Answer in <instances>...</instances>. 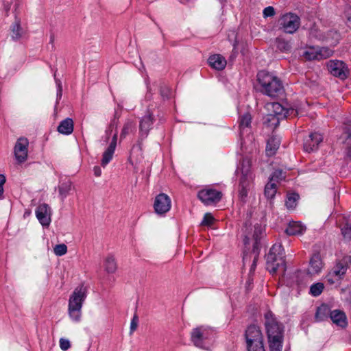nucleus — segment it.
<instances>
[{
    "label": "nucleus",
    "mask_w": 351,
    "mask_h": 351,
    "mask_svg": "<svg viewBox=\"0 0 351 351\" xmlns=\"http://www.w3.org/2000/svg\"><path fill=\"white\" fill-rule=\"evenodd\" d=\"M269 351H282L284 339V327L278 323L273 314L268 312L265 314Z\"/></svg>",
    "instance_id": "obj_1"
},
{
    "label": "nucleus",
    "mask_w": 351,
    "mask_h": 351,
    "mask_svg": "<svg viewBox=\"0 0 351 351\" xmlns=\"http://www.w3.org/2000/svg\"><path fill=\"white\" fill-rule=\"evenodd\" d=\"M86 297L85 289L80 286L75 289L69 299L68 312L70 318L75 322L80 321L83 302Z\"/></svg>",
    "instance_id": "obj_2"
},
{
    "label": "nucleus",
    "mask_w": 351,
    "mask_h": 351,
    "mask_svg": "<svg viewBox=\"0 0 351 351\" xmlns=\"http://www.w3.org/2000/svg\"><path fill=\"white\" fill-rule=\"evenodd\" d=\"M285 109L278 101H267L265 104V125L273 130L280 123L281 118L285 117Z\"/></svg>",
    "instance_id": "obj_3"
},
{
    "label": "nucleus",
    "mask_w": 351,
    "mask_h": 351,
    "mask_svg": "<svg viewBox=\"0 0 351 351\" xmlns=\"http://www.w3.org/2000/svg\"><path fill=\"white\" fill-rule=\"evenodd\" d=\"M267 270L271 274L277 270L285 271V261L283 250L280 243H275L271 247L267 258Z\"/></svg>",
    "instance_id": "obj_4"
},
{
    "label": "nucleus",
    "mask_w": 351,
    "mask_h": 351,
    "mask_svg": "<svg viewBox=\"0 0 351 351\" xmlns=\"http://www.w3.org/2000/svg\"><path fill=\"white\" fill-rule=\"evenodd\" d=\"M247 351H263V335L260 326L250 325L245 330Z\"/></svg>",
    "instance_id": "obj_5"
},
{
    "label": "nucleus",
    "mask_w": 351,
    "mask_h": 351,
    "mask_svg": "<svg viewBox=\"0 0 351 351\" xmlns=\"http://www.w3.org/2000/svg\"><path fill=\"white\" fill-rule=\"evenodd\" d=\"M236 174L239 179V195L242 197H245L247 187L252 180L250 160H243L236 170Z\"/></svg>",
    "instance_id": "obj_6"
},
{
    "label": "nucleus",
    "mask_w": 351,
    "mask_h": 351,
    "mask_svg": "<svg viewBox=\"0 0 351 351\" xmlns=\"http://www.w3.org/2000/svg\"><path fill=\"white\" fill-rule=\"evenodd\" d=\"M283 93L281 80L273 74L265 72V95L274 99Z\"/></svg>",
    "instance_id": "obj_7"
},
{
    "label": "nucleus",
    "mask_w": 351,
    "mask_h": 351,
    "mask_svg": "<svg viewBox=\"0 0 351 351\" xmlns=\"http://www.w3.org/2000/svg\"><path fill=\"white\" fill-rule=\"evenodd\" d=\"M285 178V172L282 169H276L270 176L268 183L265 186V196L272 199L278 191V184Z\"/></svg>",
    "instance_id": "obj_8"
},
{
    "label": "nucleus",
    "mask_w": 351,
    "mask_h": 351,
    "mask_svg": "<svg viewBox=\"0 0 351 351\" xmlns=\"http://www.w3.org/2000/svg\"><path fill=\"white\" fill-rule=\"evenodd\" d=\"M280 25L284 32L288 34H293L300 25V19L296 14L288 13L282 16Z\"/></svg>",
    "instance_id": "obj_9"
},
{
    "label": "nucleus",
    "mask_w": 351,
    "mask_h": 351,
    "mask_svg": "<svg viewBox=\"0 0 351 351\" xmlns=\"http://www.w3.org/2000/svg\"><path fill=\"white\" fill-rule=\"evenodd\" d=\"M29 141L25 137L19 138L14 147V154L16 162L19 164L25 162L28 156Z\"/></svg>",
    "instance_id": "obj_10"
},
{
    "label": "nucleus",
    "mask_w": 351,
    "mask_h": 351,
    "mask_svg": "<svg viewBox=\"0 0 351 351\" xmlns=\"http://www.w3.org/2000/svg\"><path fill=\"white\" fill-rule=\"evenodd\" d=\"M211 330L205 326L193 328L191 333V339L197 347L203 348L204 341L211 336Z\"/></svg>",
    "instance_id": "obj_11"
},
{
    "label": "nucleus",
    "mask_w": 351,
    "mask_h": 351,
    "mask_svg": "<svg viewBox=\"0 0 351 351\" xmlns=\"http://www.w3.org/2000/svg\"><path fill=\"white\" fill-rule=\"evenodd\" d=\"M198 198L206 205H210L219 202L221 197V192L212 189L206 188L199 191Z\"/></svg>",
    "instance_id": "obj_12"
},
{
    "label": "nucleus",
    "mask_w": 351,
    "mask_h": 351,
    "mask_svg": "<svg viewBox=\"0 0 351 351\" xmlns=\"http://www.w3.org/2000/svg\"><path fill=\"white\" fill-rule=\"evenodd\" d=\"M333 53V50L328 47H309L304 53V57L308 60H322L330 57Z\"/></svg>",
    "instance_id": "obj_13"
},
{
    "label": "nucleus",
    "mask_w": 351,
    "mask_h": 351,
    "mask_svg": "<svg viewBox=\"0 0 351 351\" xmlns=\"http://www.w3.org/2000/svg\"><path fill=\"white\" fill-rule=\"evenodd\" d=\"M171 208V200L165 193L158 194L154 199V208L158 215H164L169 212Z\"/></svg>",
    "instance_id": "obj_14"
},
{
    "label": "nucleus",
    "mask_w": 351,
    "mask_h": 351,
    "mask_svg": "<svg viewBox=\"0 0 351 351\" xmlns=\"http://www.w3.org/2000/svg\"><path fill=\"white\" fill-rule=\"evenodd\" d=\"M36 216L43 226L48 227L51 223V210L47 204H41L36 208Z\"/></svg>",
    "instance_id": "obj_15"
},
{
    "label": "nucleus",
    "mask_w": 351,
    "mask_h": 351,
    "mask_svg": "<svg viewBox=\"0 0 351 351\" xmlns=\"http://www.w3.org/2000/svg\"><path fill=\"white\" fill-rule=\"evenodd\" d=\"M346 271L347 265L338 262L326 275V279L330 285H332L336 282L339 281L344 276Z\"/></svg>",
    "instance_id": "obj_16"
},
{
    "label": "nucleus",
    "mask_w": 351,
    "mask_h": 351,
    "mask_svg": "<svg viewBox=\"0 0 351 351\" xmlns=\"http://www.w3.org/2000/svg\"><path fill=\"white\" fill-rule=\"evenodd\" d=\"M328 71L334 76L340 79L347 77V68L343 62L340 60H330L327 64Z\"/></svg>",
    "instance_id": "obj_17"
},
{
    "label": "nucleus",
    "mask_w": 351,
    "mask_h": 351,
    "mask_svg": "<svg viewBox=\"0 0 351 351\" xmlns=\"http://www.w3.org/2000/svg\"><path fill=\"white\" fill-rule=\"evenodd\" d=\"M323 141L321 134L311 133L304 141V149L307 152H313L317 149L318 145Z\"/></svg>",
    "instance_id": "obj_18"
},
{
    "label": "nucleus",
    "mask_w": 351,
    "mask_h": 351,
    "mask_svg": "<svg viewBox=\"0 0 351 351\" xmlns=\"http://www.w3.org/2000/svg\"><path fill=\"white\" fill-rule=\"evenodd\" d=\"M330 318L337 326L346 328L348 325L347 317L346 313L341 310H333L330 313Z\"/></svg>",
    "instance_id": "obj_19"
},
{
    "label": "nucleus",
    "mask_w": 351,
    "mask_h": 351,
    "mask_svg": "<svg viewBox=\"0 0 351 351\" xmlns=\"http://www.w3.org/2000/svg\"><path fill=\"white\" fill-rule=\"evenodd\" d=\"M280 138L275 134H272L267 141L265 148L266 154L269 156H274L279 148Z\"/></svg>",
    "instance_id": "obj_20"
},
{
    "label": "nucleus",
    "mask_w": 351,
    "mask_h": 351,
    "mask_svg": "<svg viewBox=\"0 0 351 351\" xmlns=\"http://www.w3.org/2000/svg\"><path fill=\"white\" fill-rule=\"evenodd\" d=\"M238 122L240 134L241 136L245 132H248L251 126L252 116L250 113L247 112L240 114Z\"/></svg>",
    "instance_id": "obj_21"
},
{
    "label": "nucleus",
    "mask_w": 351,
    "mask_h": 351,
    "mask_svg": "<svg viewBox=\"0 0 351 351\" xmlns=\"http://www.w3.org/2000/svg\"><path fill=\"white\" fill-rule=\"evenodd\" d=\"M322 268V262L319 254H314L310 259L308 273L311 275L318 274Z\"/></svg>",
    "instance_id": "obj_22"
},
{
    "label": "nucleus",
    "mask_w": 351,
    "mask_h": 351,
    "mask_svg": "<svg viewBox=\"0 0 351 351\" xmlns=\"http://www.w3.org/2000/svg\"><path fill=\"white\" fill-rule=\"evenodd\" d=\"M209 65L216 70H223L227 64L226 60L219 54L210 56L208 58Z\"/></svg>",
    "instance_id": "obj_23"
},
{
    "label": "nucleus",
    "mask_w": 351,
    "mask_h": 351,
    "mask_svg": "<svg viewBox=\"0 0 351 351\" xmlns=\"http://www.w3.org/2000/svg\"><path fill=\"white\" fill-rule=\"evenodd\" d=\"M153 123V119L151 114L143 117L140 122V136L141 138H146L149 130Z\"/></svg>",
    "instance_id": "obj_24"
},
{
    "label": "nucleus",
    "mask_w": 351,
    "mask_h": 351,
    "mask_svg": "<svg viewBox=\"0 0 351 351\" xmlns=\"http://www.w3.org/2000/svg\"><path fill=\"white\" fill-rule=\"evenodd\" d=\"M306 230V227L298 221H291L289 223L285 232L289 235L302 234Z\"/></svg>",
    "instance_id": "obj_25"
},
{
    "label": "nucleus",
    "mask_w": 351,
    "mask_h": 351,
    "mask_svg": "<svg viewBox=\"0 0 351 351\" xmlns=\"http://www.w3.org/2000/svg\"><path fill=\"white\" fill-rule=\"evenodd\" d=\"M58 131L64 135L71 134L73 131V121L72 119L66 118L62 121L58 127Z\"/></svg>",
    "instance_id": "obj_26"
},
{
    "label": "nucleus",
    "mask_w": 351,
    "mask_h": 351,
    "mask_svg": "<svg viewBox=\"0 0 351 351\" xmlns=\"http://www.w3.org/2000/svg\"><path fill=\"white\" fill-rule=\"evenodd\" d=\"M102 267L104 271L108 274L115 273L117 269V262L112 256H108L104 259Z\"/></svg>",
    "instance_id": "obj_27"
},
{
    "label": "nucleus",
    "mask_w": 351,
    "mask_h": 351,
    "mask_svg": "<svg viewBox=\"0 0 351 351\" xmlns=\"http://www.w3.org/2000/svg\"><path fill=\"white\" fill-rule=\"evenodd\" d=\"M24 31L21 26L20 21L16 20L10 27V35L14 41L19 40L23 36Z\"/></svg>",
    "instance_id": "obj_28"
},
{
    "label": "nucleus",
    "mask_w": 351,
    "mask_h": 351,
    "mask_svg": "<svg viewBox=\"0 0 351 351\" xmlns=\"http://www.w3.org/2000/svg\"><path fill=\"white\" fill-rule=\"evenodd\" d=\"M332 311L330 310L329 307L326 304H322L317 308L315 313V319L317 322L323 321L326 319L328 316L330 317V313Z\"/></svg>",
    "instance_id": "obj_29"
},
{
    "label": "nucleus",
    "mask_w": 351,
    "mask_h": 351,
    "mask_svg": "<svg viewBox=\"0 0 351 351\" xmlns=\"http://www.w3.org/2000/svg\"><path fill=\"white\" fill-rule=\"evenodd\" d=\"M254 244L253 246V252L259 254L261 247L262 230L261 227L255 228L254 233Z\"/></svg>",
    "instance_id": "obj_30"
},
{
    "label": "nucleus",
    "mask_w": 351,
    "mask_h": 351,
    "mask_svg": "<svg viewBox=\"0 0 351 351\" xmlns=\"http://www.w3.org/2000/svg\"><path fill=\"white\" fill-rule=\"evenodd\" d=\"M135 130V124L132 121H127L121 130L120 138L121 139L125 138L127 135L134 132Z\"/></svg>",
    "instance_id": "obj_31"
},
{
    "label": "nucleus",
    "mask_w": 351,
    "mask_h": 351,
    "mask_svg": "<svg viewBox=\"0 0 351 351\" xmlns=\"http://www.w3.org/2000/svg\"><path fill=\"white\" fill-rule=\"evenodd\" d=\"M73 185L69 181L62 183L59 186V193L62 199H64L72 190Z\"/></svg>",
    "instance_id": "obj_32"
},
{
    "label": "nucleus",
    "mask_w": 351,
    "mask_h": 351,
    "mask_svg": "<svg viewBox=\"0 0 351 351\" xmlns=\"http://www.w3.org/2000/svg\"><path fill=\"white\" fill-rule=\"evenodd\" d=\"M114 151V148L108 147L104 152L101 163L104 167H106L112 160Z\"/></svg>",
    "instance_id": "obj_33"
},
{
    "label": "nucleus",
    "mask_w": 351,
    "mask_h": 351,
    "mask_svg": "<svg viewBox=\"0 0 351 351\" xmlns=\"http://www.w3.org/2000/svg\"><path fill=\"white\" fill-rule=\"evenodd\" d=\"M299 195L296 193L288 194L285 205L288 209H294L297 206Z\"/></svg>",
    "instance_id": "obj_34"
},
{
    "label": "nucleus",
    "mask_w": 351,
    "mask_h": 351,
    "mask_svg": "<svg viewBox=\"0 0 351 351\" xmlns=\"http://www.w3.org/2000/svg\"><path fill=\"white\" fill-rule=\"evenodd\" d=\"M324 288V286L323 283L317 282L313 284L310 287V293L313 296L317 297L322 293Z\"/></svg>",
    "instance_id": "obj_35"
},
{
    "label": "nucleus",
    "mask_w": 351,
    "mask_h": 351,
    "mask_svg": "<svg viewBox=\"0 0 351 351\" xmlns=\"http://www.w3.org/2000/svg\"><path fill=\"white\" fill-rule=\"evenodd\" d=\"M53 252L56 256H63L67 252V246L64 243L56 245L53 247Z\"/></svg>",
    "instance_id": "obj_36"
},
{
    "label": "nucleus",
    "mask_w": 351,
    "mask_h": 351,
    "mask_svg": "<svg viewBox=\"0 0 351 351\" xmlns=\"http://www.w3.org/2000/svg\"><path fill=\"white\" fill-rule=\"evenodd\" d=\"M138 325V317L136 314H134L131 322L130 327V334L132 335L137 329Z\"/></svg>",
    "instance_id": "obj_37"
},
{
    "label": "nucleus",
    "mask_w": 351,
    "mask_h": 351,
    "mask_svg": "<svg viewBox=\"0 0 351 351\" xmlns=\"http://www.w3.org/2000/svg\"><path fill=\"white\" fill-rule=\"evenodd\" d=\"M214 220H215V219H214L213 216L210 213H208L204 215L201 224L202 226H208L213 223Z\"/></svg>",
    "instance_id": "obj_38"
},
{
    "label": "nucleus",
    "mask_w": 351,
    "mask_h": 351,
    "mask_svg": "<svg viewBox=\"0 0 351 351\" xmlns=\"http://www.w3.org/2000/svg\"><path fill=\"white\" fill-rule=\"evenodd\" d=\"M71 347V343L69 339L60 338V348L62 350L66 351Z\"/></svg>",
    "instance_id": "obj_39"
},
{
    "label": "nucleus",
    "mask_w": 351,
    "mask_h": 351,
    "mask_svg": "<svg viewBox=\"0 0 351 351\" xmlns=\"http://www.w3.org/2000/svg\"><path fill=\"white\" fill-rule=\"evenodd\" d=\"M341 232L346 239L351 240V225L347 224L341 229Z\"/></svg>",
    "instance_id": "obj_40"
},
{
    "label": "nucleus",
    "mask_w": 351,
    "mask_h": 351,
    "mask_svg": "<svg viewBox=\"0 0 351 351\" xmlns=\"http://www.w3.org/2000/svg\"><path fill=\"white\" fill-rule=\"evenodd\" d=\"M276 11L274 7L268 6L265 8V18L274 16Z\"/></svg>",
    "instance_id": "obj_41"
},
{
    "label": "nucleus",
    "mask_w": 351,
    "mask_h": 351,
    "mask_svg": "<svg viewBox=\"0 0 351 351\" xmlns=\"http://www.w3.org/2000/svg\"><path fill=\"white\" fill-rule=\"evenodd\" d=\"M341 263H343L345 265H347V268L349 265H351V256H344L341 261Z\"/></svg>",
    "instance_id": "obj_42"
},
{
    "label": "nucleus",
    "mask_w": 351,
    "mask_h": 351,
    "mask_svg": "<svg viewBox=\"0 0 351 351\" xmlns=\"http://www.w3.org/2000/svg\"><path fill=\"white\" fill-rule=\"evenodd\" d=\"M346 134L347 136L346 143L351 149V130L346 131Z\"/></svg>",
    "instance_id": "obj_43"
},
{
    "label": "nucleus",
    "mask_w": 351,
    "mask_h": 351,
    "mask_svg": "<svg viewBox=\"0 0 351 351\" xmlns=\"http://www.w3.org/2000/svg\"><path fill=\"white\" fill-rule=\"evenodd\" d=\"M117 134L115 133L112 138L111 143L108 147L116 149L117 146Z\"/></svg>",
    "instance_id": "obj_44"
},
{
    "label": "nucleus",
    "mask_w": 351,
    "mask_h": 351,
    "mask_svg": "<svg viewBox=\"0 0 351 351\" xmlns=\"http://www.w3.org/2000/svg\"><path fill=\"white\" fill-rule=\"evenodd\" d=\"M93 171H94V174L95 176L99 177L101 176V170L100 167H95Z\"/></svg>",
    "instance_id": "obj_45"
},
{
    "label": "nucleus",
    "mask_w": 351,
    "mask_h": 351,
    "mask_svg": "<svg viewBox=\"0 0 351 351\" xmlns=\"http://www.w3.org/2000/svg\"><path fill=\"white\" fill-rule=\"evenodd\" d=\"M5 176L3 174H0V186H3L4 184L5 183Z\"/></svg>",
    "instance_id": "obj_46"
},
{
    "label": "nucleus",
    "mask_w": 351,
    "mask_h": 351,
    "mask_svg": "<svg viewBox=\"0 0 351 351\" xmlns=\"http://www.w3.org/2000/svg\"><path fill=\"white\" fill-rule=\"evenodd\" d=\"M346 24H347L348 27L351 28V14L350 16H348V17L347 19Z\"/></svg>",
    "instance_id": "obj_47"
},
{
    "label": "nucleus",
    "mask_w": 351,
    "mask_h": 351,
    "mask_svg": "<svg viewBox=\"0 0 351 351\" xmlns=\"http://www.w3.org/2000/svg\"><path fill=\"white\" fill-rule=\"evenodd\" d=\"M261 77H262V73H258L257 74V80L259 82L260 84H261Z\"/></svg>",
    "instance_id": "obj_48"
},
{
    "label": "nucleus",
    "mask_w": 351,
    "mask_h": 351,
    "mask_svg": "<svg viewBox=\"0 0 351 351\" xmlns=\"http://www.w3.org/2000/svg\"><path fill=\"white\" fill-rule=\"evenodd\" d=\"M3 186H0V199L3 198Z\"/></svg>",
    "instance_id": "obj_49"
},
{
    "label": "nucleus",
    "mask_w": 351,
    "mask_h": 351,
    "mask_svg": "<svg viewBox=\"0 0 351 351\" xmlns=\"http://www.w3.org/2000/svg\"><path fill=\"white\" fill-rule=\"evenodd\" d=\"M10 5H8L5 7V10H6V12H7L10 10Z\"/></svg>",
    "instance_id": "obj_50"
},
{
    "label": "nucleus",
    "mask_w": 351,
    "mask_h": 351,
    "mask_svg": "<svg viewBox=\"0 0 351 351\" xmlns=\"http://www.w3.org/2000/svg\"><path fill=\"white\" fill-rule=\"evenodd\" d=\"M58 87H59V89H60V92H61V85H60V84H58Z\"/></svg>",
    "instance_id": "obj_51"
},
{
    "label": "nucleus",
    "mask_w": 351,
    "mask_h": 351,
    "mask_svg": "<svg viewBox=\"0 0 351 351\" xmlns=\"http://www.w3.org/2000/svg\"><path fill=\"white\" fill-rule=\"evenodd\" d=\"M236 45H237V43H235L234 44V48H235V47H236Z\"/></svg>",
    "instance_id": "obj_52"
}]
</instances>
